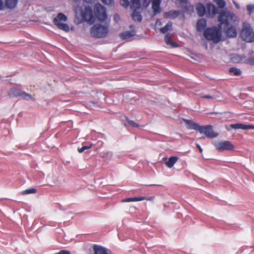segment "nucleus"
I'll return each mask as SVG.
<instances>
[{
  "label": "nucleus",
  "instance_id": "obj_1",
  "mask_svg": "<svg viewBox=\"0 0 254 254\" xmlns=\"http://www.w3.org/2000/svg\"><path fill=\"white\" fill-rule=\"evenodd\" d=\"M94 11V14L92 9L90 6H85L81 11L82 19L89 24L94 23L96 18L101 22L104 21L107 19L106 8L100 4H95Z\"/></svg>",
  "mask_w": 254,
  "mask_h": 254
},
{
  "label": "nucleus",
  "instance_id": "obj_2",
  "mask_svg": "<svg viewBox=\"0 0 254 254\" xmlns=\"http://www.w3.org/2000/svg\"><path fill=\"white\" fill-rule=\"evenodd\" d=\"M218 21L220 22L219 27L220 28L223 26V28H228L226 31V34L227 37L229 38H234L237 36V31L236 28L233 26L229 27L230 22L238 21L237 16L234 13L229 12L222 11L220 12L218 17Z\"/></svg>",
  "mask_w": 254,
  "mask_h": 254
},
{
  "label": "nucleus",
  "instance_id": "obj_3",
  "mask_svg": "<svg viewBox=\"0 0 254 254\" xmlns=\"http://www.w3.org/2000/svg\"><path fill=\"white\" fill-rule=\"evenodd\" d=\"M220 27L213 26L208 27L204 30L203 35L206 39L213 41L214 43H218L221 40V34Z\"/></svg>",
  "mask_w": 254,
  "mask_h": 254
},
{
  "label": "nucleus",
  "instance_id": "obj_4",
  "mask_svg": "<svg viewBox=\"0 0 254 254\" xmlns=\"http://www.w3.org/2000/svg\"><path fill=\"white\" fill-rule=\"evenodd\" d=\"M109 32L108 27L100 24L94 25L91 28L90 33L91 36L95 38H103L106 37Z\"/></svg>",
  "mask_w": 254,
  "mask_h": 254
},
{
  "label": "nucleus",
  "instance_id": "obj_5",
  "mask_svg": "<svg viewBox=\"0 0 254 254\" xmlns=\"http://www.w3.org/2000/svg\"><path fill=\"white\" fill-rule=\"evenodd\" d=\"M67 20V16L63 13H59L57 16L54 18L53 23L60 30L67 32L69 31V26L63 22H66Z\"/></svg>",
  "mask_w": 254,
  "mask_h": 254
},
{
  "label": "nucleus",
  "instance_id": "obj_6",
  "mask_svg": "<svg viewBox=\"0 0 254 254\" xmlns=\"http://www.w3.org/2000/svg\"><path fill=\"white\" fill-rule=\"evenodd\" d=\"M241 36L244 41L247 42L254 41V32L249 24L244 23L241 32Z\"/></svg>",
  "mask_w": 254,
  "mask_h": 254
},
{
  "label": "nucleus",
  "instance_id": "obj_7",
  "mask_svg": "<svg viewBox=\"0 0 254 254\" xmlns=\"http://www.w3.org/2000/svg\"><path fill=\"white\" fill-rule=\"evenodd\" d=\"M130 8L132 10V18L134 21L141 22L142 19L140 12L141 1H131Z\"/></svg>",
  "mask_w": 254,
  "mask_h": 254
},
{
  "label": "nucleus",
  "instance_id": "obj_8",
  "mask_svg": "<svg viewBox=\"0 0 254 254\" xmlns=\"http://www.w3.org/2000/svg\"><path fill=\"white\" fill-rule=\"evenodd\" d=\"M215 148L219 151H231L235 148L233 144L229 141H217L213 143Z\"/></svg>",
  "mask_w": 254,
  "mask_h": 254
},
{
  "label": "nucleus",
  "instance_id": "obj_9",
  "mask_svg": "<svg viewBox=\"0 0 254 254\" xmlns=\"http://www.w3.org/2000/svg\"><path fill=\"white\" fill-rule=\"evenodd\" d=\"M9 95L12 97H20L25 100H34L31 95L28 94L20 89L11 88L9 92Z\"/></svg>",
  "mask_w": 254,
  "mask_h": 254
},
{
  "label": "nucleus",
  "instance_id": "obj_10",
  "mask_svg": "<svg viewBox=\"0 0 254 254\" xmlns=\"http://www.w3.org/2000/svg\"><path fill=\"white\" fill-rule=\"evenodd\" d=\"M200 133H204L209 138H214L217 136V134L213 132L211 126H200L198 130Z\"/></svg>",
  "mask_w": 254,
  "mask_h": 254
},
{
  "label": "nucleus",
  "instance_id": "obj_11",
  "mask_svg": "<svg viewBox=\"0 0 254 254\" xmlns=\"http://www.w3.org/2000/svg\"><path fill=\"white\" fill-rule=\"evenodd\" d=\"M184 121L186 124L187 128L189 129H194L198 130L200 126L192 120L184 119Z\"/></svg>",
  "mask_w": 254,
  "mask_h": 254
},
{
  "label": "nucleus",
  "instance_id": "obj_12",
  "mask_svg": "<svg viewBox=\"0 0 254 254\" xmlns=\"http://www.w3.org/2000/svg\"><path fill=\"white\" fill-rule=\"evenodd\" d=\"M230 127L234 129H254V125H244L240 123H237L235 124H231Z\"/></svg>",
  "mask_w": 254,
  "mask_h": 254
},
{
  "label": "nucleus",
  "instance_id": "obj_13",
  "mask_svg": "<svg viewBox=\"0 0 254 254\" xmlns=\"http://www.w3.org/2000/svg\"><path fill=\"white\" fill-rule=\"evenodd\" d=\"M94 254H108V250L98 245H94L93 247Z\"/></svg>",
  "mask_w": 254,
  "mask_h": 254
},
{
  "label": "nucleus",
  "instance_id": "obj_14",
  "mask_svg": "<svg viewBox=\"0 0 254 254\" xmlns=\"http://www.w3.org/2000/svg\"><path fill=\"white\" fill-rule=\"evenodd\" d=\"M181 14L178 10H171L164 13V16L166 18L175 19Z\"/></svg>",
  "mask_w": 254,
  "mask_h": 254
},
{
  "label": "nucleus",
  "instance_id": "obj_15",
  "mask_svg": "<svg viewBox=\"0 0 254 254\" xmlns=\"http://www.w3.org/2000/svg\"><path fill=\"white\" fill-rule=\"evenodd\" d=\"M207 25L206 20L205 19L201 18L199 19L196 23V29L198 32H201L204 30Z\"/></svg>",
  "mask_w": 254,
  "mask_h": 254
},
{
  "label": "nucleus",
  "instance_id": "obj_16",
  "mask_svg": "<svg viewBox=\"0 0 254 254\" xmlns=\"http://www.w3.org/2000/svg\"><path fill=\"white\" fill-rule=\"evenodd\" d=\"M196 10L199 16H203L206 13V9L205 6L201 3H197L196 5Z\"/></svg>",
  "mask_w": 254,
  "mask_h": 254
},
{
  "label": "nucleus",
  "instance_id": "obj_17",
  "mask_svg": "<svg viewBox=\"0 0 254 254\" xmlns=\"http://www.w3.org/2000/svg\"><path fill=\"white\" fill-rule=\"evenodd\" d=\"M152 8L153 10L154 14L156 15L161 12L160 5L161 1H152Z\"/></svg>",
  "mask_w": 254,
  "mask_h": 254
},
{
  "label": "nucleus",
  "instance_id": "obj_18",
  "mask_svg": "<svg viewBox=\"0 0 254 254\" xmlns=\"http://www.w3.org/2000/svg\"><path fill=\"white\" fill-rule=\"evenodd\" d=\"M207 12L209 15H214L218 13V8L213 4L208 3L207 4Z\"/></svg>",
  "mask_w": 254,
  "mask_h": 254
},
{
  "label": "nucleus",
  "instance_id": "obj_19",
  "mask_svg": "<svg viewBox=\"0 0 254 254\" xmlns=\"http://www.w3.org/2000/svg\"><path fill=\"white\" fill-rule=\"evenodd\" d=\"M134 35V31L132 30L131 31H128L122 33L120 34V36L123 40H125L132 37Z\"/></svg>",
  "mask_w": 254,
  "mask_h": 254
},
{
  "label": "nucleus",
  "instance_id": "obj_20",
  "mask_svg": "<svg viewBox=\"0 0 254 254\" xmlns=\"http://www.w3.org/2000/svg\"><path fill=\"white\" fill-rule=\"evenodd\" d=\"M178 158L176 156H171L170 157L168 160L166 162V165L168 168H172L174 164L176 163V162L178 161Z\"/></svg>",
  "mask_w": 254,
  "mask_h": 254
},
{
  "label": "nucleus",
  "instance_id": "obj_21",
  "mask_svg": "<svg viewBox=\"0 0 254 254\" xmlns=\"http://www.w3.org/2000/svg\"><path fill=\"white\" fill-rule=\"evenodd\" d=\"M172 38V35L171 34H167L166 35L165 37V41L167 44L168 45H171L173 47H178V44L176 43L172 42L171 40Z\"/></svg>",
  "mask_w": 254,
  "mask_h": 254
},
{
  "label": "nucleus",
  "instance_id": "obj_22",
  "mask_svg": "<svg viewBox=\"0 0 254 254\" xmlns=\"http://www.w3.org/2000/svg\"><path fill=\"white\" fill-rule=\"evenodd\" d=\"M5 2L6 8L9 9L14 8L17 5V1H4Z\"/></svg>",
  "mask_w": 254,
  "mask_h": 254
},
{
  "label": "nucleus",
  "instance_id": "obj_23",
  "mask_svg": "<svg viewBox=\"0 0 254 254\" xmlns=\"http://www.w3.org/2000/svg\"><path fill=\"white\" fill-rule=\"evenodd\" d=\"M172 26V23L171 22H169L167 23V24L164 26L163 27H162L160 31L162 33H165L168 31L170 30Z\"/></svg>",
  "mask_w": 254,
  "mask_h": 254
},
{
  "label": "nucleus",
  "instance_id": "obj_24",
  "mask_svg": "<svg viewBox=\"0 0 254 254\" xmlns=\"http://www.w3.org/2000/svg\"><path fill=\"white\" fill-rule=\"evenodd\" d=\"M229 71L230 73H232L233 75L236 76H239L241 74V70L234 67L230 68Z\"/></svg>",
  "mask_w": 254,
  "mask_h": 254
},
{
  "label": "nucleus",
  "instance_id": "obj_25",
  "mask_svg": "<svg viewBox=\"0 0 254 254\" xmlns=\"http://www.w3.org/2000/svg\"><path fill=\"white\" fill-rule=\"evenodd\" d=\"M142 198H140V196L138 197H129L127 198L122 200L123 202H131V201H141Z\"/></svg>",
  "mask_w": 254,
  "mask_h": 254
},
{
  "label": "nucleus",
  "instance_id": "obj_26",
  "mask_svg": "<svg viewBox=\"0 0 254 254\" xmlns=\"http://www.w3.org/2000/svg\"><path fill=\"white\" fill-rule=\"evenodd\" d=\"M36 192V190L35 189L32 188V189H27V190H25L23 192L22 194H29V193H34Z\"/></svg>",
  "mask_w": 254,
  "mask_h": 254
},
{
  "label": "nucleus",
  "instance_id": "obj_27",
  "mask_svg": "<svg viewBox=\"0 0 254 254\" xmlns=\"http://www.w3.org/2000/svg\"><path fill=\"white\" fill-rule=\"evenodd\" d=\"M91 146H92V145H90L89 146H87V145L83 146L82 147L78 148V151L79 153H82L83 151H84L85 150L90 148L91 147Z\"/></svg>",
  "mask_w": 254,
  "mask_h": 254
},
{
  "label": "nucleus",
  "instance_id": "obj_28",
  "mask_svg": "<svg viewBox=\"0 0 254 254\" xmlns=\"http://www.w3.org/2000/svg\"><path fill=\"white\" fill-rule=\"evenodd\" d=\"M121 4L125 7V8L127 7L129 5L130 6L131 4V1H120Z\"/></svg>",
  "mask_w": 254,
  "mask_h": 254
},
{
  "label": "nucleus",
  "instance_id": "obj_29",
  "mask_svg": "<svg viewBox=\"0 0 254 254\" xmlns=\"http://www.w3.org/2000/svg\"><path fill=\"white\" fill-rule=\"evenodd\" d=\"M127 121L128 123L132 127H139V125L135 123L134 121L132 120H129L127 118Z\"/></svg>",
  "mask_w": 254,
  "mask_h": 254
},
{
  "label": "nucleus",
  "instance_id": "obj_30",
  "mask_svg": "<svg viewBox=\"0 0 254 254\" xmlns=\"http://www.w3.org/2000/svg\"><path fill=\"white\" fill-rule=\"evenodd\" d=\"M140 198H142V199H141V200H143L152 201V200H153L155 198V196H149V197H147V196H140Z\"/></svg>",
  "mask_w": 254,
  "mask_h": 254
},
{
  "label": "nucleus",
  "instance_id": "obj_31",
  "mask_svg": "<svg viewBox=\"0 0 254 254\" xmlns=\"http://www.w3.org/2000/svg\"><path fill=\"white\" fill-rule=\"evenodd\" d=\"M247 10L248 11L249 14L250 15L253 11L254 10V5L249 4L247 6Z\"/></svg>",
  "mask_w": 254,
  "mask_h": 254
},
{
  "label": "nucleus",
  "instance_id": "obj_32",
  "mask_svg": "<svg viewBox=\"0 0 254 254\" xmlns=\"http://www.w3.org/2000/svg\"><path fill=\"white\" fill-rule=\"evenodd\" d=\"M5 8V2L4 1H0V10L4 9Z\"/></svg>",
  "mask_w": 254,
  "mask_h": 254
},
{
  "label": "nucleus",
  "instance_id": "obj_33",
  "mask_svg": "<svg viewBox=\"0 0 254 254\" xmlns=\"http://www.w3.org/2000/svg\"><path fill=\"white\" fill-rule=\"evenodd\" d=\"M219 7H223L225 5V1H216Z\"/></svg>",
  "mask_w": 254,
  "mask_h": 254
},
{
  "label": "nucleus",
  "instance_id": "obj_34",
  "mask_svg": "<svg viewBox=\"0 0 254 254\" xmlns=\"http://www.w3.org/2000/svg\"><path fill=\"white\" fill-rule=\"evenodd\" d=\"M114 19L116 22H118L120 19V15L118 14H115L114 16Z\"/></svg>",
  "mask_w": 254,
  "mask_h": 254
},
{
  "label": "nucleus",
  "instance_id": "obj_35",
  "mask_svg": "<svg viewBox=\"0 0 254 254\" xmlns=\"http://www.w3.org/2000/svg\"><path fill=\"white\" fill-rule=\"evenodd\" d=\"M201 97L202 98L206 99H213V96L210 95H203L201 96Z\"/></svg>",
  "mask_w": 254,
  "mask_h": 254
},
{
  "label": "nucleus",
  "instance_id": "obj_36",
  "mask_svg": "<svg viewBox=\"0 0 254 254\" xmlns=\"http://www.w3.org/2000/svg\"><path fill=\"white\" fill-rule=\"evenodd\" d=\"M196 147H197V148H198V149L199 150V152H200V153H201V152H202V148H201L199 144H196Z\"/></svg>",
  "mask_w": 254,
  "mask_h": 254
},
{
  "label": "nucleus",
  "instance_id": "obj_37",
  "mask_svg": "<svg viewBox=\"0 0 254 254\" xmlns=\"http://www.w3.org/2000/svg\"><path fill=\"white\" fill-rule=\"evenodd\" d=\"M102 1L104 2L105 4H112V2H114V1H111V0L108 1L109 3L107 2L108 1Z\"/></svg>",
  "mask_w": 254,
  "mask_h": 254
},
{
  "label": "nucleus",
  "instance_id": "obj_38",
  "mask_svg": "<svg viewBox=\"0 0 254 254\" xmlns=\"http://www.w3.org/2000/svg\"><path fill=\"white\" fill-rule=\"evenodd\" d=\"M130 28H131V29H132V28H134V26L133 25H131L130 26Z\"/></svg>",
  "mask_w": 254,
  "mask_h": 254
},
{
  "label": "nucleus",
  "instance_id": "obj_39",
  "mask_svg": "<svg viewBox=\"0 0 254 254\" xmlns=\"http://www.w3.org/2000/svg\"><path fill=\"white\" fill-rule=\"evenodd\" d=\"M180 1V2H181V3H183V2H187V1H183V0H181V1Z\"/></svg>",
  "mask_w": 254,
  "mask_h": 254
},
{
  "label": "nucleus",
  "instance_id": "obj_40",
  "mask_svg": "<svg viewBox=\"0 0 254 254\" xmlns=\"http://www.w3.org/2000/svg\"><path fill=\"white\" fill-rule=\"evenodd\" d=\"M156 185H151V184H150V185H148L147 186H155Z\"/></svg>",
  "mask_w": 254,
  "mask_h": 254
},
{
  "label": "nucleus",
  "instance_id": "obj_41",
  "mask_svg": "<svg viewBox=\"0 0 254 254\" xmlns=\"http://www.w3.org/2000/svg\"><path fill=\"white\" fill-rule=\"evenodd\" d=\"M233 2H234V4H236V5H237V4L235 3V1L233 0Z\"/></svg>",
  "mask_w": 254,
  "mask_h": 254
}]
</instances>
